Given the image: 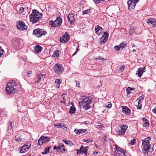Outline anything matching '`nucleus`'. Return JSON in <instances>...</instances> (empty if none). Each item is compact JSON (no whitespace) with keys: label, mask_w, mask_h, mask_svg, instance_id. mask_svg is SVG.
Listing matches in <instances>:
<instances>
[{"label":"nucleus","mask_w":156,"mask_h":156,"mask_svg":"<svg viewBox=\"0 0 156 156\" xmlns=\"http://www.w3.org/2000/svg\"><path fill=\"white\" fill-rule=\"evenodd\" d=\"M151 140V138L149 137L145 139V140H143L142 144V151L145 155L151 154V151H149L151 149V145L149 142Z\"/></svg>","instance_id":"1"},{"label":"nucleus","mask_w":156,"mask_h":156,"mask_svg":"<svg viewBox=\"0 0 156 156\" xmlns=\"http://www.w3.org/2000/svg\"><path fill=\"white\" fill-rule=\"evenodd\" d=\"M41 16V14L35 9L33 10L32 13L29 16L30 21L32 22L33 24L37 23L40 20Z\"/></svg>","instance_id":"2"},{"label":"nucleus","mask_w":156,"mask_h":156,"mask_svg":"<svg viewBox=\"0 0 156 156\" xmlns=\"http://www.w3.org/2000/svg\"><path fill=\"white\" fill-rule=\"evenodd\" d=\"M79 100L80 101L81 100V101H80L79 103L80 106H82L83 108L86 110L90 108V106L89 105L91 101L89 98L85 97L83 96L81 98H79Z\"/></svg>","instance_id":"3"},{"label":"nucleus","mask_w":156,"mask_h":156,"mask_svg":"<svg viewBox=\"0 0 156 156\" xmlns=\"http://www.w3.org/2000/svg\"><path fill=\"white\" fill-rule=\"evenodd\" d=\"M16 83L13 81L8 82L6 85V93L9 94L14 93L16 90Z\"/></svg>","instance_id":"4"},{"label":"nucleus","mask_w":156,"mask_h":156,"mask_svg":"<svg viewBox=\"0 0 156 156\" xmlns=\"http://www.w3.org/2000/svg\"><path fill=\"white\" fill-rule=\"evenodd\" d=\"M62 20V19L60 17H57L55 20L54 21H50L49 23L50 25L52 27H57L61 25Z\"/></svg>","instance_id":"5"},{"label":"nucleus","mask_w":156,"mask_h":156,"mask_svg":"<svg viewBox=\"0 0 156 156\" xmlns=\"http://www.w3.org/2000/svg\"><path fill=\"white\" fill-rule=\"evenodd\" d=\"M47 33V32L43 29L37 28L35 29L33 31V34L36 37H39L42 35H44Z\"/></svg>","instance_id":"6"},{"label":"nucleus","mask_w":156,"mask_h":156,"mask_svg":"<svg viewBox=\"0 0 156 156\" xmlns=\"http://www.w3.org/2000/svg\"><path fill=\"white\" fill-rule=\"evenodd\" d=\"M17 27L18 30H25L27 29V27L25 24L24 22L22 21L17 22Z\"/></svg>","instance_id":"7"},{"label":"nucleus","mask_w":156,"mask_h":156,"mask_svg":"<svg viewBox=\"0 0 156 156\" xmlns=\"http://www.w3.org/2000/svg\"><path fill=\"white\" fill-rule=\"evenodd\" d=\"M54 69L55 72L58 74L62 72L63 70V67L61 64H57L54 67Z\"/></svg>","instance_id":"8"},{"label":"nucleus","mask_w":156,"mask_h":156,"mask_svg":"<svg viewBox=\"0 0 156 156\" xmlns=\"http://www.w3.org/2000/svg\"><path fill=\"white\" fill-rule=\"evenodd\" d=\"M69 36L68 33L66 32L63 36L60 38V41L62 43H66L69 39Z\"/></svg>","instance_id":"9"},{"label":"nucleus","mask_w":156,"mask_h":156,"mask_svg":"<svg viewBox=\"0 0 156 156\" xmlns=\"http://www.w3.org/2000/svg\"><path fill=\"white\" fill-rule=\"evenodd\" d=\"M138 1L139 0H128L127 4L129 8L130 7L131 9H134L135 7L136 4Z\"/></svg>","instance_id":"10"},{"label":"nucleus","mask_w":156,"mask_h":156,"mask_svg":"<svg viewBox=\"0 0 156 156\" xmlns=\"http://www.w3.org/2000/svg\"><path fill=\"white\" fill-rule=\"evenodd\" d=\"M116 156H125V152L124 151L122 150L120 148H119L117 150L116 149V151H115Z\"/></svg>","instance_id":"11"},{"label":"nucleus","mask_w":156,"mask_h":156,"mask_svg":"<svg viewBox=\"0 0 156 156\" xmlns=\"http://www.w3.org/2000/svg\"><path fill=\"white\" fill-rule=\"evenodd\" d=\"M74 16V14H70L68 16V22L71 24H74V21H75Z\"/></svg>","instance_id":"12"},{"label":"nucleus","mask_w":156,"mask_h":156,"mask_svg":"<svg viewBox=\"0 0 156 156\" xmlns=\"http://www.w3.org/2000/svg\"><path fill=\"white\" fill-rule=\"evenodd\" d=\"M128 128V126L127 125H123L122 126L120 127L121 129H119V134L120 135H123L125 133L126 130Z\"/></svg>","instance_id":"13"},{"label":"nucleus","mask_w":156,"mask_h":156,"mask_svg":"<svg viewBox=\"0 0 156 156\" xmlns=\"http://www.w3.org/2000/svg\"><path fill=\"white\" fill-rule=\"evenodd\" d=\"M145 71V70L143 69L142 67H140L138 69L136 74V75L139 77H141L143 73Z\"/></svg>","instance_id":"14"},{"label":"nucleus","mask_w":156,"mask_h":156,"mask_svg":"<svg viewBox=\"0 0 156 156\" xmlns=\"http://www.w3.org/2000/svg\"><path fill=\"white\" fill-rule=\"evenodd\" d=\"M122 112L126 115H129L130 112L131 110L127 106H122Z\"/></svg>","instance_id":"15"},{"label":"nucleus","mask_w":156,"mask_h":156,"mask_svg":"<svg viewBox=\"0 0 156 156\" xmlns=\"http://www.w3.org/2000/svg\"><path fill=\"white\" fill-rule=\"evenodd\" d=\"M108 34L105 32L101 37V41L102 43H105L108 39Z\"/></svg>","instance_id":"16"},{"label":"nucleus","mask_w":156,"mask_h":156,"mask_svg":"<svg viewBox=\"0 0 156 156\" xmlns=\"http://www.w3.org/2000/svg\"><path fill=\"white\" fill-rule=\"evenodd\" d=\"M102 28L98 25L95 27V31L97 34L100 35L102 33Z\"/></svg>","instance_id":"17"},{"label":"nucleus","mask_w":156,"mask_h":156,"mask_svg":"<svg viewBox=\"0 0 156 156\" xmlns=\"http://www.w3.org/2000/svg\"><path fill=\"white\" fill-rule=\"evenodd\" d=\"M8 127L7 132L8 134L10 135L11 134H12L13 130L12 129L13 126L12 122H10L9 124H8Z\"/></svg>","instance_id":"18"},{"label":"nucleus","mask_w":156,"mask_h":156,"mask_svg":"<svg viewBox=\"0 0 156 156\" xmlns=\"http://www.w3.org/2000/svg\"><path fill=\"white\" fill-rule=\"evenodd\" d=\"M45 77V75L42 74H40L37 76V80L36 81V83H38L40 82L42 78H44Z\"/></svg>","instance_id":"19"},{"label":"nucleus","mask_w":156,"mask_h":156,"mask_svg":"<svg viewBox=\"0 0 156 156\" xmlns=\"http://www.w3.org/2000/svg\"><path fill=\"white\" fill-rule=\"evenodd\" d=\"M43 48L39 45H36L34 48V51L35 52L38 53L41 52Z\"/></svg>","instance_id":"20"},{"label":"nucleus","mask_w":156,"mask_h":156,"mask_svg":"<svg viewBox=\"0 0 156 156\" xmlns=\"http://www.w3.org/2000/svg\"><path fill=\"white\" fill-rule=\"evenodd\" d=\"M147 23L149 25L152 24L154 26H155L156 25V21L153 19H148Z\"/></svg>","instance_id":"21"},{"label":"nucleus","mask_w":156,"mask_h":156,"mask_svg":"<svg viewBox=\"0 0 156 156\" xmlns=\"http://www.w3.org/2000/svg\"><path fill=\"white\" fill-rule=\"evenodd\" d=\"M87 131V129H75L74 131L76 132L75 133L76 134L79 135L80 134H82L83 133Z\"/></svg>","instance_id":"22"},{"label":"nucleus","mask_w":156,"mask_h":156,"mask_svg":"<svg viewBox=\"0 0 156 156\" xmlns=\"http://www.w3.org/2000/svg\"><path fill=\"white\" fill-rule=\"evenodd\" d=\"M88 150V147L86 146L85 147H84V146H81L80 149L79 151H80V153H83L84 152H87Z\"/></svg>","instance_id":"23"},{"label":"nucleus","mask_w":156,"mask_h":156,"mask_svg":"<svg viewBox=\"0 0 156 156\" xmlns=\"http://www.w3.org/2000/svg\"><path fill=\"white\" fill-rule=\"evenodd\" d=\"M28 148H27L24 145L20 148V151L22 153H23L27 151Z\"/></svg>","instance_id":"24"},{"label":"nucleus","mask_w":156,"mask_h":156,"mask_svg":"<svg viewBox=\"0 0 156 156\" xmlns=\"http://www.w3.org/2000/svg\"><path fill=\"white\" fill-rule=\"evenodd\" d=\"M62 141L66 144L67 145H69L70 146L74 145V144L71 141L69 140L68 141L66 139H64L62 140Z\"/></svg>","instance_id":"25"},{"label":"nucleus","mask_w":156,"mask_h":156,"mask_svg":"<svg viewBox=\"0 0 156 156\" xmlns=\"http://www.w3.org/2000/svg\"><path fill=\"white\" fill-rule=\"evenodd\" d=\"M142 120L144 122L143 125V126L144 127L148 126L149 123L147 119L146 118H143Z\"/></svg>","instance_id":"26"},{"label":"nucleus","mask_w":156,"mask_h":156,"mask_svg":"<svg viewBox=\"0 0 156 156\" xmlns=\"http://www.w3.org/2000/svg\"><path fill=\"white\" fill-rule=\"evenodd\" d=\"M62 82V80L60 79H56L55 80V83L57 84V87L58 88H59V86L60 84Z\"/></svg>","instance_id":"27"},{"label":"nucleus","mask_w":156,"mask_h":156,"mask_svg":"<svg viewBox=\"0 0 156 156\" xmlns=\"http://www.w3.org/2000/svg\"><path fill=\"white\" fill-rule=\"evenodd\" d=\"M51 147L50 146L49 147L45 148L44 151L42 152V154H46L49 152L51 148Z\"/></svg>","instance_id":"28"},{"label":"nucleus","mask_w":156,"mask_h":156,"mask_svg":"<svg viewBox=\"0 0 156 156\" xmlns=\"http://www.w3.org/2000/svg\"><path fill=\"white\" fill-rule=\"evenodd\" d=\"M135 89L133 88H131L130 87H128L126 89V92H127V94L128 95L131 93V90H134Z\"/></svg>","instance_id":"29"},{"label":"nucleus","mask_w":156,"mask_h":156,"mask_svg":"<svg viewBox=\"0 0 156 156\" xmlns=\"http://www.w3.org/2000/svg\"><path fill=\"white\" fill-rule=\"evenodd\" d=\"M43 138V136H41L38 140V144L39 145H42L43 144V142L42 140L43 139L42 138Z\"/></svg>","instance_id":"30"},{"label":"nucleus","mask_w":156,"mask_h":156,"mask_svg":"<svg viewBox=\"0 0 156 156\" xmlns=\"http://www.w3.org/2000/svg\"><path fill=\"white\" fill-rule=\"evenodd\" d=\"M126 43L122 42L120 44L119 46L120 49H122L126 46Z\"/></svg>","instance_id":"31"},{"label":"nucleus","mask_w":156,"mask_h":156,"mask_svg":"<svg viewBox=\"0 0 156 156\" xmlns=\"http://www.w3.org/2000/svg\"><path fill=\"white\" fill-rule=\"evenodd\" d=\"M55 126L57 127L58 128H62L63 127H65V126L62 124L61 123H58L55 124Z\"/></svg>","instance_id":"32"},{"label":"nucleus","mask_w":156,"mask_h":156,"mask_svg":"<svg viewBox=\"0 0 156 156\" xmlns=\"http://www.w3.org/2000/svg\"><path fill=\"white\" fill-rule=\"evenodd\" d=\"M76 111V109L73 108L71 106V108H70V110L69 111V113L71 114H73L75 112V111Z\"/></svg>","instance_id":"33"},{"label":"nucleus","mask_w":156,"mask_h":156,"mask_svg":"<svg viewBox=\"0 0 156 156\" xmlns=\"http://www.w3.org/2000/svg\"><path fill=\"white\" fill-rule=\"evenodd\" d=\"M129 33L131 34H132L133 33H135V31L134 28L132 27H131L129 30Z\"/></svg>","instance_id":"34"},{"label":"nucleus","mask_w":156,"mask_h":156,"mask_svg":"<svg viewBox=\"0 0 156 156\" xmlns=\"http://www.w3.org/2000/svg\"><path fill=\"white\" fill-rule=\"evenodd\" d=\"M43 140L45 141V142H48L50 141V138L48 137L43 136V138H42Z\"/></svg>","instance_id":"35"},{"label":"nucleus","mask_w":156,"mask_h":156,"mask_svg":"<svg viewBox=\"0 0 156 156\" xmlns=\"http://www.w3.org/2000/svg\"><path fill=\"white\" fill-rule=\"evenodd\" d=\"M112 104L110 102H108L105 104L106 107L108 108H110L112 107Z\"/></svg>","instance_id":"36"},{"label":"nucleus","mask_w":156,"mask_h":156,"mask_svg":"<svg viewBox=\"0 0 156 156\" xmlns=\"http://www.w3.org/2000/svg\"><path fill=\"white\" fill-rule=\"evenodd\" d=\"M141 98H142L141 96L139 97V98H141V99H140L139 100V101L138 103V105L137 107V108L139 109H140L141 108V104L140 103V101H141V99H142Z\"/></svg>","instance_id":"37"},{"label":"nucleus","mask_w":156,"mask_h":156,"mask_svg":"<svg viewBox=\"0 0 156 156\" xmlns=\"http://www.w3.org/2000/svg\"><path fill=\"white\" fill-rule=\"evenodd\" d=\"M53 56H54L58 57L59 56V50H56L53 53Z\"/></svg>","instance_id":"38"},{"label":"nucleus","mask_w":156,"mask_h":156,"mask_svg":"<svg viewBox=\"0 0 156 156\" xmlns=\"http://www.w3.org/2000/svg\"><path fill=\"white\" fill-rule=\"evenodd\" d=\"M90 12L89 11V10H85L83 12V15L85 14H90Z\"/></svg>","instance_id":"39"},{"label":"nucleus","mask_w":156,"mask_h":156,"mask_svg":"<svg viewBox=\"0 0 156 156\" xmlns=\"http://www.w3.org/2000/svg\"><path fill=\"white\" fill-rule=\"evenodd\" d=\"M136 141V140L135 138L132 139L130 141V143H129V144H131L132 145H134L135 144Z\"/></svg>","instance_id":"40"},{"label":"nucleus","mask_w":156,"mask_h":156,"mask_svg":"<svg viewBox=\"0 0 156 156\" xmlns=\"http://www.w3.org/2000/svg\"><path fill=\"white\" fill-rule=\"evenodd\" d=\"M61 150L62 149V152H63L65 151V149L64 148V146L63 144L60 145Z\"/></svg>","instance_id":"41"},{"label":"nucleus","mask_w":156,"mask_h":156,"mask_svg":"<svg viewBox=\"0 0 156 156\" xmlns=\"http://www.w3.org/2000/svg\"><path fill=\"white\" fill-rule=\"evenodd\" d=\"M4 52V51L3 49H2L0 46V57L2 56Z\"/></svg>","instance_id":"42"},{"label":"nucleus","mask_w":156,"mask_h":156,"mask_svg":"<svg viewBox=\"0 0 156 156\" xmlns=\"http://www.w3.org/2000/svg\"><path fill=\"white\" fill-rule=\"evenodd\" d=\"M27 148H28L30 147L31 146L30 143V142H28L26 144L24 145Z\"/></svg>","instance_id":"43"},{"label":"nucleus","mask_w":156,"mask_h":156,"mask_svg":"<svg viewBox=\"0 0 156 156\" xmlns=\"http://www.w3.org/2000/svg\"><path fill=\"white\" fill-rule=\"evenodd\" d=\"M96 59L99 60H102V61H104V60H105V59H104L102 57H101V56H99V57H97L96 58Z\"/></svg>","instance_id":"44"},{"label":"nucleus","mask_w":156,"mask_h":156,"mask_svg":"<svg viewBox=\"0 0 156 156\" xmlns=\"http://www.w3.org/2000/svg\"><path fill=\"white\" fill-rule=\"evenodd\" d=\"M114 48L115 50L116 51H119V50L120 49L119 46H115L114 47Z\"/></svg>","instance_id":"45"},{"label":"nucleus","mask_w":156,"mask_h":156,"mask_svg":"<svg viewBox=\"0 0 156 156\" xmlns=\"http://www.w3.org/2000/svg\"><path fill=\"white\" fill-rule=\"evenodd\" d=\"M107 136L106 135H105L104 136V137L102 139V140L103 141V142H104L105 141H106V140Z\"/></svg>","instance_id":"46"},{"label":"nucleus","mask_w":156,"mask_h":156,"mask_svg":"<svg viewBox=\"0 0 156 156\" xmlns=\"http://www.w3.org/2000/svg\"><path fill=\"white\" fill-rule=\"evenodd\" d=\"M24 10V8L23 7H21L20 8V13H22L23 12V11Z\"/></svg>","instance_id":"47"},{"label":"nucleus","mask_w":156,"mask_h":156,"mask_svg":"<svg viewBox=\"0 0 156 156\" xmlns=\"http://www.w3.org/2000/svg\"><path fill=\"white\" fill-rule=\"evenodd\" d=\"M76 87H80V82L79 81H76Z\"/></svg>","instance_id":"48"},{"label":"nucleus","mask_w":156,"mask_h":156,"mask_svg":"<svg viewBox=\"0 0 156 156\" xmlns=\"http://www.w3.org/2000/svg\"><path fill=\"white\" fill-rule=\"evenodd\" d=\"M62 98H63V99L61 100V103H64V104H65V103L66 99H65L63 97Z\"/></svg>","instance_id":"49"},{"label":"nucleus","mask_w":156,"mask_h":156,"mask_svg":"<svg viewBox=\"0 0 156 156\" xmlns=\"http://www.w3.org/2000/svg\"><path fill=\"white\" fill-rule=\"evenodd\" d=\"M15 140L17 141H19L20 140V138L16 136H15Z\"/></svg>","instance_id":"50"},{"label":"nucleus","mask_w":156,"mask_h":156,"mask_svg":"<svg viewBox=\"0 0 156 156\" xmlns=\"http://www.w3.org/2000/svg\"><path fill=\"white\" fill-rule=\"evenodd\" d=\"M121 68H120V70L121 71H122L124 69L125 67V66H121Z\"/></svg>","instance_id":"51"},{"label":"nucleus","mask_w":156,"mask_h":156,"mask_svg":"<svg viewBox=\"0 0 156 156\" xmlns=\"http://www.w3.org/2000/svg\"><path fill=\"white\" fill-rule=\"evenodd\" d=\"M93 1L96 3L98 4L100 2L101 0H93Z\"/></svg>","instance_id":"52"},{"label":"nucleus","mask_w":156,"mask_h":156,"mask_svg":"<svg viewBox=\"0 0 156 156\" xmlns=\"http://www.w3.org/2000/svg\"><path fill=\"white\" fill-rule=\"evenodd\" d=\"M78 45V48H77V49H76V51L74 52V53L73 54V55H76V53L78 51H79V50H78V47H79L78 45Z\"/></svg>","instance_id":"53"},{"label":"nucleus","mask_w":156,"mask_h":156,"mask_svg":"<svg viewBox=\"0 0 156 156\" xmlns=\"http://www.w3.org/2000/svg\"><path fill=\"white\" fill-rule=\"evenodd\" d=\"M59 150H60V151H61L62 152V151L61 150V148H60V146H59L57 147V151H59Z\"/></svg>","instance_id":"54"},{"label":"nucleus","mask_w":156,"mask_h":156,"mask_svg":"<svg viewBox=\"0 0 156 156\" xmlns=\"http://www.w3.org/2000/svg\"><path fill=\"white\" fill-rule=\"evenodd\" d=\"M92 141L93 140H92L87 139V140H86V142L87 143H89L90 142H92Z\"/></svg>","instance_id":"55"},{"label":"nucleus","mask_w":156,"mask_h":156,"mask_svg":"<svg viewBox=\"0 0 156 156\" xmlns=\"http://www.w3.org/2000/svg\"><path fill=\"white\" fill-rule=\"evenodd\" d=\"M153 112L154 113L156 114V106H155L154 108L152 110Z\"/></svg>","instance_id":"56"},{"label":"nucleus","mask_w":156,"mask_h":156,"mask_svg":"<svg viewBox=\"0 0 156 156\" xmlns=\"http://www.w3.org/2000/svg\"><path fill=\"white\" fill-rule=\"evenodd\" d=\"M32 73V72L31 71L30 72H28L26 73V75L28 76V75L30 74H31Z\"/></svg>","instance_id":"57"},{"label":"nucleus","mask_w":156,"mask_h":156,"mask_svg":"<svg viewBox=\"0 0 156 156\" xmlns=\"http://www.w3.org/2000/svg\"><path fill=\"white\" fill-rule=\"evenodd\" d=\"M54 150H57V147L56 146H55L53 147Z\"/></svg>","instance_id":"58"},{"label":"nucleus","mask_w":156,"mask_h":156,"mask_svg":"<svg viewBox=\"0 0 156 156\" xmlns=\"http://www.w3.org/2000/svg\"><path fill=\"white\" fill-rule=\"evenodd\" d=\"M79 150H77L76 149V151H77V154H79V153H80V151H79Z\"/></svg>","instance_id":"59"},{"label":"nucleus","mask_w":156,"mask_h":156,"mask_svg":"<svg viewBox=\"0 0 156 156\" xmlns=\"http://www.w3.org/2000/svg\"><path fill=\"white\" fill-rule=\"evenodd\" d=\"M94 146L96 148H97L98 147V146L97 145V144H94Z\"/></svg>","instance_id":"60"},{"label":"nucleus","mask_w":156,"mask_h":156,"mask_svg":"<svg viewBox=\"0 0 156 156\" xmlns=\"http://www.w3.org/2000/svg\"><path fill=\"white\" fill-rule=\"evenodd\" d=\"M87 152H84L83 153H84L85 155L87 156Z\"/></svg>","instance_id":"61"},{"label":"nucleus","mask_w":156,"mask_h":156,"mask_svg":"<svg viewBox=\"0 0 156 156\" xmlns=\"http://www.w3.org/2000/svg\"><path fill=\"white\" fill-rule=\"evenodd\" d=\"M94 154H98V153L96 151H95L94 152Z\"/></svg>","instance_id":"62"},{"label":"nucleus","mask_w":156,"mask_h":156,"mask_svg":"<svg viewBox=\"0 0 156 156\" xmlns=\"http://www.w3.org/2000/svg\"><path fill=\"white\" fill-rule=\"evenodd\" d=\"M146 66H144L143 68V70H145L146 71Z\"/></svg>","instance_id":"63"},{"label":"nucleus","mask_w":156,"mask_h":156,"mask_svg":"<svg viewBox=\"0 0 156 156\" xmlns=\"http://www.w3.org/2000/svg\"><path fill=\"white\" fill-rule=\"evenodd\" d=\"M136 50L135 49H133V52H136Z\"/></svg>","instance_id":"64"}]
</instances>
